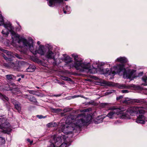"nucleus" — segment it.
<instances>
[{"label":"nucleus","instance_id":"f257e3e1","mask_svg":"<svg viewBox=\"0 0 147 147\" xmlns=\"http://www.w3.org/2000/svg\"><path fill=\"white\" fill-rule=\"evenodd\" d=\"M95 63L97 65V70L101 74H107L109 76L108 78L110 79L113 78L116 73L119 74L120 72H122L123 74V77L124 78L131 79L135 78L137 77L140 76L143 74V73L141 72L139 73L138 76H136L135 71L127 72L125 70L123 65H117L111 68L109 70L108 68H103V66L105 64L104 62H96ZM95 64V63H94V65Z\"/></svg>","mask_w":147,"mask_h":147},{"label":"nucleus","instance_id":"f03ea898","mask_svg":"<svg viewBox=\"0 0 147 147\" xmlns=\"http://www.w3.org/2000/svg\"><path fill=\"white\" fill-rule=\"evenodd\" d=\"M90 119V117H86L85 113L79 114L73 123L68 122L70 118L67 119L66 123L61 125L62 131L64 133L68 134L74 130L75 128L80 127L89 123Z\"/></svg>","mask_w":147,"mask_h":147},{"label":"nucleus","instance_id":"7ed1b4c3","mask_svg":"<svg viewBox=\"0 0 147 147\" xmlns=\"http://www.w3.org/2000/svg\"><path fill=\"white\" fill-rule=\"evenodd\" d=\"M11 36L13 41H17L19 45L22 43L24 46L29 49L31 52L34 55H36L37 53L41 55H45V51L44 47L43 45H40L38 49H35L33 47L32 40L27 41L26 39L20 36V35L13 31L11 32Z\"/></svg>","mask_w":147,"mask_h":147},{"label":"nucleus","instance_id":"20e7f679","mask_svg":"<svg viewBox=\"0 0 147 147\" xmlns=\"http://www.w3.org/2000/svg\"><path fill=\"white\" fill-rule=\"evenodd\" d=\"M72 56L75 61L73 66L76 69L81 72L87 71L92 74L94 73L90 69V65L89 63L83 62L81 59L79 58L78 55L76 54H73Z\"/></svg>","mask_w":147,"mask_h":147},{"label":"nucleus","instance_id":"39448f33","mask_svg":"<svg viewBox=\"0 0 147 147\" xmlns=\"http://www.w3.org/2000/svg\"><path fill=\"white\" fill-rule=\"evenodd\" d=\"M109 109L112 110L107 114V116L111 119L119 117L121 119L129 118V115L123 112L124 109L122 108H117L114 106L110 107Z\"/></svg>","mask_w":147,"mask_h":147},{"label":"nucleus","instance_id":"423d86ee","mask_svg":"<svg viewBox=\"0 0 147 147\" xmlns=\"http://www.w3.org/2000/svg\"><path fill=\"white\" fill-rule=\"evenodd\" d=\"M68 140V138H66L64 136H53L51 140V144L48 147H67Z\"/></svg>","mask_w":147,"mask_h":147},{"label":"nucleus","instance_id":"0eeeda50","mask_svg":"<svg viewBox=\"0 0 147 147\" xmlns=\"http://www.w3.org/2000/svg\"><path fill=\"white\" fill-rule=\"evenodd\" d=\"M12 130L10 124L7 121L6 118H0V131L9 133Z\"/></svg>","mask_w":147,"mask_h":147},{"label":"nucleus","instance_id":"6e6552de","mask_svg":"<svg viewBox=\"0 0 147 147\" xmlns=\"http://www.w3.org/2000/svg\"><path fill=\"white\" fill-rule=\"evenodd\" d=\"M127 112L128 114L132 115H134V114H143L145 113L144 111L143 108L137 107H134L129 108L127 110Z\"/></svg>","mask_w":147,"mask_h":147},{"label":"nucleus","instance_id":"1a4fd4ad","mask_svg":"<svg viewBox=\"0 0 147 147\" xmlns=\"http://www.w3.org/2000/svg\"><path fill=\"white\" fill-rule=\"evenodd\" d=\"M0 51L2 52V55L7 61H11L12 60L9 58L12 56V53L7 50L0 48Z\"/></svg>","mask_w":147,"mask_h":147},{"label":"nucleus","instance_id":"9d476101","mask_svg":"<svg viewBox=\"0 0 147 147\" xmlns=\"http://www.w3.org/2000/svg\"><path fill=\"white\" fill-rule=\"evenodd\" d=\"M146 119L142 115H140L136 120V122L138 123L144 124Z\"/></svg>","mask_w":147,"mask_h":147},{"label":"nucleus","instance_id":"9b49d317","mask_svg":"<svg viewBox=\"0 0 147 147\" xmlns=\"http://www.w3.org/2000/svg\"><path fill=\"white\" fill-rule=\"evenodd\" d=\"M55 54L51 51L49 50L47 52L45 55L46 57L49 59H53L55 61Z\"/></svg>","mask_w":147,"mask_h":147},{"label":"nucleus","instance_id":"f8f14e48","mask_svg":"<svg viewBox=\"0 0 147 147\" xmlns=\"http://www.w3.org/2000/svg\"><path fill=\"white\" fill-rule=\"evenodd\" d=\"M12 102L14 105L16 109L20 112L21 109L20 104L16 100L13 99L12 100Z\"/></svg>","mask_w":147,"mask_h":147},{"label":"nucleus","instance_id":"ddd939ff","mask_svg":"<svg viewBox=\"0 0 147 147\" xmlns=\"http://www.w3.org/2000/svg\"><path fill=\"white\" fill-rule=\"evenodd\" d=\"M127 61V59L124 57H120L116 60L115 61L120 62L121 63H125Z\"/></svg>","mask_w":147,"mask_h":147},{"label":"nucleus","instance_id":"4468645a","mask_svg":"<svg viewBox=\"0 0 147 147\" xmlns=\"http://www.w3.org/2000/svg\"><path fill=\"white\" fill-rule=\"evenodd\" d=\"M4 26L5 28V29L8 30V31H10V30L12 29L11 24L10 23L5 24H4Z\"/></svg>","mask_w":147,"mask_h":147},{"label":"nucleus","instance_id":"2eb2a0df","mask_svg":"<svg viewBox=\"0 0 147 147\" xmlns=\"http://www.w3.org/2000/svg\"><path fill=\"white\" fill-rule=\"evenodd\" d=\"M35 69V67L34 66L30 65L29 67L26 69V71L28 72H32L34 71Z\"/></svg>","mask_w":147,"mask_h":147},{"label":"nucleus","instance_id":"dca6fc26","mask_svg":"<svg viewBox=\"0 0 147 147\" xmlns=\"http://www.w3.org/2000/svg\"><path fill=\"white\" fill-rule=\"evenodd\" d=\"M67 64L71 62L72 61L71 59L68 56H67L63 59Z\"/></svg>","mask_w":147,"mask_h":147},{"label":"nucleus","instance_id":"f3484780","mask_svg":"<svg viewBox=\"0 0 147 147\" xmlns=\"http://www.w3.org/2000/svg\"><path fill=\"white\" fill-rule=\"evenodd\" d=\"M9 31L8 30L5 29L2 31L1 33L3 34L4 36H7L9 34Z\"/></svg>","mask_w":147,"mask_h":147},{"label":"nucleus","instance_id":"a211bd4d","mask_svg":"<svg viewBox=\"0 0 147 147\" xmlns=\"http://www.w3.org/2000/svg\"><path fill=\"white\" fill-rule=\"evenodd\" d=\"M57 125V123L55 122L50 123L47 125V126L48 127H56Z\"/></svg>","mask_w":147,"mask_h":147},{"label":"nucleus","instance_id":"6ab92c4d","mask_svg":"<svg viewBox=\"0 0 147 147\" xmlns=\"http://www.w3.org/2000/svg\"><path fill=\"white\" fill-rule=\"evenodd\" d=\"M0 97L4 101H8L9 100L8 98L5 95H3L0 93Z\"/></svg>","mask_w":147,"mask_h":147},{"label":"nucleus","instance_id":"aec40b11","mask_svg":"<svg viewBox=\"0 0 147 147\" xmlns=\"http://www.w3.org/2000/svg\"><path fill=\"white\" fill-rule=\"evenodd\" d=\"M142 80L144 82V85H147V77L146 76H144L142 78Z\"/></svg>","mask_w":147,"mask_h":147},{"label":"nucleus","instance_id":"412c9836","mask_svg":"<svg viewBox=\"0 0 147 147\" xmlns=\"http://www.w3.org/2000/svg\"><path fill=\"white\" fill-rule=\"evenodd\" d=\"M29 99L31 102L33 103H36L37 102L36 98L34 97H31Z\"/></svg>","mask_w":147,"mask_h":147},{"label":"nucleus","instance_id":"4be33fe9","mask_svg":"<svg viewBox=\"0 0 147 147\" xmlns=\"http://www.w3.org/2000/svg\"><path fill=\"white\" fill-rule=\"evenodd\" d=\"M4 20L2 15L0 14V26L3 25L4 23Z\"/></svg>","mask_w":147,"mask_h":147},{"label":"nucleus","instance_id":"5701e85b","mask_svg":"<svg viewBox=\"0 0 147 147\" xmlns=\"http://www.w3.org/2000/svg\"><path fill=\"white\" fill-rule=\"evenodd\" d=\"M61 78L63 80L66 81H69L70 80V78L63 76Z\"/></svg>","mask_w":147,"mask_h":147},{"label":"nucleus","instance_id":"b1692460","mask_svg":"<svg viewBox=\"0 0 147 147\" xmlns=\"http://www.w3.org/2000/svg\"><path fill=\"white\" fill-rule=\"evenodd\" d=\"M28 91L30 94H35V93L37 92V91L34 90H29Z\"/></svg>","mask_w":147,"mask_h":147},{"label":"nucleus","instance_id":"393cba45","mask_svg":"<svg viewBox=\"0 0 147 147\" xmlns=\"http://www.w3.org/2000/svg\"><path fill=\"white\" fill-rule=\"evenodd\" d=\"M7 78L8 80H10L12 78V76L11 75H6Z\"/></svg>","mask_w":147,"mask_h":147},{"label":"nucleus","instance_id":"a878e982","mask_svg":"<svg viewBox=\"0 0 147 147\" xmlns=\"http://www.w3.org/2000/svg\"><path fill=\"white\" fill-rule=\"evenodd\" d=\"M17 58L19 59H22V58L21 57V56L18 55V54L16 53L14 55Z\"/></svg>","mask_w":147,"mask_h":147},{"label":"nucleus","instance_id":"bb28decb","mask_svg":"<svg viewBox=\"0 0 147 147\" xmlns=\"http://www.w3.org/2000/svg\"><path fill=\"white\" fill-rule=\"evenodd\" d=\"M9 66L10 67H13L15 65V64L13 62H10L9 63Z\"/></svg>","mask_w":147,"mask_h":147},{"label":"nucleus","instance_id":"cd10ccee","mask_svg":"<svg viewBox=\"0 0 147 147\" xmlns=\"http://www.w3.org/2000/svg\"><path fill=\"white\" fill-rule=\"evenodd\" d=\"M0 140L1 141L2 143H4L5 142V140L2 137H0Z\"/></svg>","mask_w":147,"mask_h":147},{"label":"nucleus","instance_id":"c85d7f7f","mask_svg":"<svg viewBox=\"0 0 147 147\" xmlns=\"http://www.w3.org/2000/svg\"><path fill=\"white\" fill-rule=\"evenodd\" d=\"M121 92L123 93L128 92V91L127 90H123L121 91Z\"/></svg>","mask_w":147,"mask_h":147},{"label":"nucleus","instance_id":"c756f323","mask_svg":"<svg viewBox=\"0 0 147 147\" xmlns=\"http://www.w3.org/2000/svg\"><path fill=\"white\" fill-rule=\"evenodd\" d=\"M27 140L28 142H30V144H32L33 142V141H30V139H27Z\"/></svg>","mask_w":147,"mask_h":147},{"label":"nucleus","instance_id":"7c9ffc66","mask_svg":"<svg viewBox=\"0 0 147 147\" xmlns=\"http://www.w3.org/2000/svg\"><path fill=\"white\" fill-rule=\"evenodd\" d=\"M88 109H83L81 110V112H86L87 111H88Z\"/></svg>","mask_w":147,"mask_h":147},{"label":"nucleus","instance_id":"2f4dec72","mask_svg":"<svg viewBox=\"0 0 147 147\" xmlns=\"http://www.w3.org/2000/svg\"><path fill=\"white\" fill-rule=\"evenodd\" d=\"M37 117H38L39 119H42V118H44L43 117V116L42 115H37Z\"/></svg>","mask_w":147,"mask_h":147},{"label":"nucleus","instance_id":"473e14b6","mask_svg":"<svg viewBox=\"0 0 147 147\" xmlns=\"http://www.w3.org/2000/svg\"><path fill=\"white\" fill-rule=\"evenodd\" d=\"M123 98V96H120L118 97H117V100H119L120 99L122 98Z\"/></svg>","mask_w":147,"mask_h":147},{"label":"nucleus","instance_id":"72a5a7b5","mask_svg":"<svg viewBox=\"0 0 147 147\" xmlns=\"http://www.w3.org/2000/svg\"><path fill=\"white\" fill-rule=\"evenodd\" d=\"M37 44L38 45H39L40 44V42L39 41H38L37 42Z\"/></svg>","mask_w":147,"mask_h":147},{"label":"nucleus","instance_id":"f704fd0d","mask_svg":"<svg viewBox=\"0 0 147 147\" xmlns=\"http://www.w3.org/2000/svg\"><path fill=\"white\" fill-rule=\"evenodd\" d=\"M21 79L20 78H19L18 80V81H20V80H21Z\"/></svg>","mask_w":147,"mask_h":147},{"label":"nucleus","instance_id":"c9c22d12","mask_svg":"<svg viewBox=\"0 0 147 147\" xmlns=\"http://www.w3.org/2000/svg\"><path fill=\"white\" fill-rule=\"evenodd\" d=\"M54 96H56V97L59 96V95H54Z\"/></svg>","mask_w":147,"mask_h":147},{"label":"nucleus","instance_id":"e433bc0d","mask_svg":"<svg viewBox=\"0 0 147 147\" xmlns=\"http://www.w3.org/2000/svg\"><path fill=\"white\" fill-rule=\"evenodd\" d=\"M16 89H13V90L12 91L13 92V91H16Z\"/></svg>","mask_w":147,"mask_h":147},{"label":"nucleus","instance_id":"4c0bfd02","mask_svg":"<svg viewBox=\"0 0 147 147\" xmlns=\"http://www.w3.org/2000/svg\"><path fill=\"white\" fill-rule=\"evenodd\" d=\"M63 12H64V13H66V12L65 11H64Z\"/></svg>","mask_w":147,"mask_h":147},{"label":"nucleus","instance_id":"58836bf2","mask_svg":"<svg viewBox=\"0 0 147 147\" xmlns=\"http://www.w3.org/2000/svg\"><path fill=\"white\" fill-rule=\"evenodd\" d=\"M36 87L37 88H38V89H39V87H38V86H36Z\"/></svg>","mask_w":147,"mask_h":147},{"label":"nucleus","instance_id":"ea45409f","mask_svg":"<svg viewBox=\"0 0 147 147\" xmlns=\"http://www.w3.org/2000/svg\"><path fill=\"white\" fill-rule=\"evenodd\" d=\"M106 93L107 94H109V93H110V92H106Z\"/></svg>","mask_w":147,"mask_h":147},{"label":"nucleus","instance_id":"a19ab883","mask_svg":"<svg viewBox=\"0 0 147 147\" xmlns=\"http://www.w3.org/2000/svg\"><path fill=\"white\" fill-rule=\"evenodd\" d=\"M123 103H125L126 102H125V101H123Z\"/></svg>","mask_w":147,"mask_h":147}]
</instances>
